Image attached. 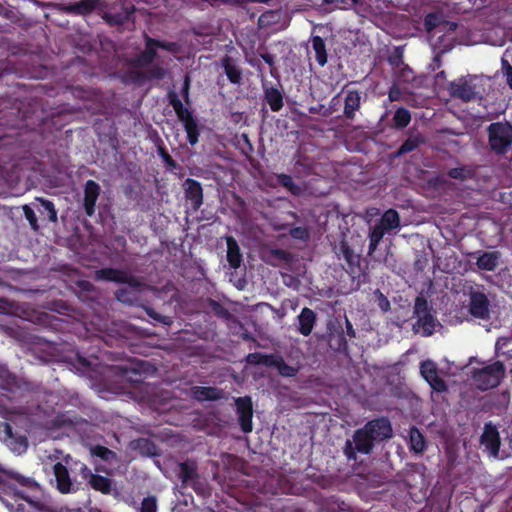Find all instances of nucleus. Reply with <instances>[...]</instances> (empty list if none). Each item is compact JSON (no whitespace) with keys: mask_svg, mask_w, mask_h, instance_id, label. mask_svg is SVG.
I'll return each mask as SVG.
<instances>
[{"mask_svg":"<svg viewBox=\"0 0 512 512\" xmlns=\"http://www.w3.org/2000/svg\"><path fill=\"white\" fill-rule=\"evenodd\" d=\"M137 69L138 68L130 69L125 74V77L133 83H141L146 80L145 73Z\"/></svg>","mask_w":512,"mask_h":512,"instance_id":"603ef678","label":"nucleus"},{"mask_svg":"<svg viewBox=\"0 0 512 512\" xmlns=\"http://www.w3.org/2000/svg\"><path fill=\"white\" fill-rule=\"evenodd\" d=\"M264 101L273 112L280 111L284 106L283 93L276 87L263 85Z\"/></svg>","mask_w":512,"mask_h":512,"instance_id":"bb28decb","label":"nucleus"},{"mask_svg":"<svg viewBox=\"0 0 512 512\" xmlns=\"http://www.w3.org/2000/svg\"><path fill=\"white\" fill-rule=\"evenodd\" d=\"M236 413L241 430L250 433L253 429V404L250 396L235 398Z\"/></svg>","mask_w":512,"mask_h":512,"instance_id":"9b49d317","label":"nucleus"},{"mask_svg":"<svg viewBox=\"0 0 512 512\" xmlns=\"http://www.w3.org/2000/svg\"><path fill=\"white\" fill-rule=\"evenodd\" d=\"M290 235L294 239L306 241L309 238V231L306 227L298 226L290 230Z\"/></svg>","mask_w":512,"mask_h":512,"instance_id":"5fc2aeb1","label":"nucleus"},{"mask_svg":"<svg viewBox=\"0 0 512 512\" xmlns=\"http://www.w3.org/2000/svg\"><path fill=\"white\" fill-rule=\"evenodd\" d=\"M261 58L264 60L265 63H267L269 66L273 67L275 64V58L270 53H262L260 54Z\"/></svg>","mask_w":512,"mask_h":512,"instance_id":"e2e57ef3","label":"nucleus"},{"mask_svg":"<svg viewBox=\"0 0 512 512\" xmlns=\"http://www.w3.org/2000/svg\"><path fill=\"white\" fill-rule=\"evenodd\" d=\"M374 442L362 428L354 431L352 439H347L343 447V453L348 461H357V454L368 455L374 449Z\"/></svg>","mask_w":512,"mask_h":512,"instance_id":"6e6552de","label":"nucleus"},{"mask_svg":"<svg viewBox=\"0 0 512 512\" xmlns=\"http://www.w3.org/2000/svg\"><path fill=\"white\" fill-rule=\"evenodd\" d=\"M422 140L418 137H408L397 149V151L394 153L396 157L402 156L404 154H407L409 152L414 151L419 147Z\"/></svg>","mask_w":512,"mask_h":512,"instance_id":"79ce46f5","label":"nucleus"},{"mask_svg":"<svg viewBox=\"0 0 512 512\" xmlns=\"http://www.w3.org/2000/svg\"><path fill=\"white\" fill-rule=\"evenodd\" d=\"M435 20H436V16L432 13L428 14L425 17L424 24L428 31H432L436 27Z\"/></svg>","mask_w":512,"mask_h":512,"instance_id":"bf43d9fd","label":"nucleus"},{"mask_svg":"<svg viewBox=\"0 0 512 512\" xmlns=\"http://www.w3.org/2000/svg\"><path fill=\"white\" fill-rule=\"evenodd\" d=\"M345 325H346V333H347V335L350 338H354L356 336V332H355V330L353 328L352 323L348 320V318H346V320H345Z\"/></svg>","mask_w":512,"mask_h":512,"instance_id":"0e129e2a","label":"nucleus"},{"mask_svg":"<svg viewBox=\"0 0 512 512\" xmlns=\"http://www.w3.org/2000/svg\"><path fill=\"white\" fill-rule=\"evenodd\" d=\"M490 301L482 291H471L469 302V313L478 319L489 318Z\"/></svg>","mask_w":512,"mask_h":512,"instance_id":"2eb2a0df","label":"nucleus"},{"mask_svg":"<svg viewBox=\"0 0 512 512\" xmlns=\"http://www.w3.org/2000/svg\"><path fill=\"white\" fill-rule=\"evenodd\" d=\"M227 262L232 269H238L243 261V256L238 242L233 236L226 237Z\"/></svg>","mask_w":512,"mask_h":512,"instance_id":"cd10ccee","label":"nucleus"},{"mask_svg":"<svg viewBox=\"0 0 512 512\" xmlns=\"http://www.w3.org/2000/svg\"><path fill=\"white\" fill-rule=\"evenodd\" d=\"M480 444L490 456L497 457L500 451L501 439L498 429L491 422L484 425Z\"/></svg>","mask_w":512,"mask_h":512,"instance_id":"ddd939ff","label":"nucleus"},{"mask_svg":"<svg viewBox=\"0 0 512 512\" xmlns=\"http://www.w3.org/2000/svg\"><path fill=\"white\" fill-rule=\"evenodd\" d=\"M354 8L362 6L364 3V0H347V5L349 4Z\"/></svg>","mask_w":512,"mask_h":512,"instance_id":"338daca9","label":"nucleus"},{"mask_svg":"<svg viewBox=\"0 0 512 512\" xmlns=\"http://www.w3.org/2000/svg\"><path fill=\"white\" fill-rule=\"evenodd\" d=\"M189 91H190V77L185 76L184 83H183V86L181 89V94H182L184 101L187 104L190 103Z\"/></svg>","mask_w":512,"mask_h":512,"instance_id":"13d9d810","label":"nucleus"},{"mask_svg":"<svg viewBox=\"0 0 512 512\" xmlns=\"http://www.w3.org/2000/svg\"><path fill=\"white\" fill-rule=\"evenodd\" d=\"M312 47L315 52V58L317 63L321 67L325 66L328 61V54L324 39L320 36H314L312 38Z\"/></svg>","mask_w":512,"mask_h":512,"instance_id":"f704fd0d","label":"nucleus"},{"mask_svg":"<svg viewBox=\"0 0 512 512\" xmlns=\"http://www.w3.org/2000/svg\"><path fill=\"white\" fill-rule=\"evenodd\" d=\"M479 79L475 75L460 77L449 84V92L453 98L470 102L481 98V91L478 85Z\"/></svg>","mask_w":512,"mask_h":512,"instance_id":"0eeeda50","label":"nucleus"},{"mask_svg":"<svg viewBox=\"0 0 512 512\" xmlns=\"http://www.w3.org/2000/svg\"><path fill=\"white\" fill-rule=\"evenodd\" d=\"M410 450L416 454L422 453L426 449V440L424 435L416 427L409 431Z\"/></svg>","mask_w":512,"mask_h":512,"instance_id":"72a5a7b5","label":"nucleus"},{"mask_svg":"<svg viewBox=\"0 0 512 512\" xmlns=\"http://www.w3.org/2000/svg\"><path fill=\"white\" fill-rule=\"evenodd\" d=\"M501 69L503 75L506 77V83L512 89V65L505 58L501 59Z\"/></svg>","mask_w":512,"mask_h":512,"instance_id":"864d4df0","label":"nucleus"},{"mask_svg":"<svg viewBox=\"0 0 512 512\" xmlns=\"http://www.w3.org/2000/svg\"><path fill=\"white\" fill-rule=\"evenodd\" d=\"M297 321V331L304 337H307L312 333L316 325L317 315L311 308L304 307L297 316Z\"/></svg>","mask_w":512,"mask_h":512,"instance_id":"b1692460","label":"nucleus"},{"mask_svg":"<svg viewBox=\"0 0 512 512\" xmlns=\"http://www.w3.org/2000/svg\"><path fill=\"white\" fill-rule=\"evenodd\" d=\"M150 45H153L155 49L161 48L169 52L177 51V44L175 42L158 40L150 37Z\"/></svg>","mask_w":512,"mask_h":512,"instance_id":"8fccbe9b","label":"nucleus"},{"mask_svg":"<svg viewBox=\"0 0 512 512\" xmlns=\"http://www.w3.org/2000/svg\"><path fill=\"white\" fill-rule=\"evenodd\" d=\"M388 63L393 67V68H400L402 67L403 65H405L404 61H403V50L401 47H395L393 52L388 56Z\"/></svg>","mask_w":512,"mask_h":512,"instance_id":"a18cd8bd","label":"nucleus"},{"mask_svg":"<svg viewBox=\"0 0 512 512\" xmlns=\"http://www.w3.org/2000/svg\"><path fill=\"white\" fill-rule=\"evenodd\" d=\"M0 474H3L6 479V485L0 487V500L4 502V498L2 494H11L14 493L18 495L21 499L30 502V499L28 496L24 495L22 491L16 490L14 485L10 482V480H14L16 483H18L21 487H25L29 490H38L39 484L31 477H24L17 473H7L3 470H0Z\"/></svg>","mask_w":512,"mask_h":512,"instance_id":"1a4fd4ad","label":"nucleus"},{"mask_svg":"<svg viewBox=\"0 0 512 512\" xmlns=\"http://www.w3.org/2000/svg\"><path fill=\"white\" fill-rule=\"evenodd\" d=\"M53 473L55 476L56 488L60 493L69 494L78 490V487L71 480L67 467L61 462L54 464Z\"/></svg>","mask_w":512,"mask_h":512,"instance_id":"dca6fc26","label":"nucleus"},{"mask_svg":"<svg viewBox=\"0 0 512 512\" xmlns=\"http://www.w3.org/2000/svg\"><path fill=\"white\" fill-rule=\"evenodd\" d=\"M157 57V51L153 45H150V36L145 34V49L136 54L127 61L132 68H142L150 65Z\"/></svg>","mask_w":512,"mask_h":512,"instance_id":"6ab92c4d","label":"nucleus"},{"mask_svg":"<svg viewBox=\"0 0 512 512\" xmlns=\"http://www.w3.org/2000/svg\"><path fill=\"white\" fill-rule=\"evenodd\" d=\"M164 75H165L164 68H162L161 66H158V65L148 69L145 72L146 80L147 79H157V80H160V79H162L164 77Z\"/></svg>","mask_w":512,"mask_h":512,"instance_id":"6e6d98bb","label":"nucleus"},{"mask_svg":"<svg viewBox=\"0 0 512 512\" xmlns=\"http://www.w3.org/2000/svg\"><path fill=\"white\" fill-rule=\"evenodd\" d=\"M488 144L497 155H504L512 145V125L509 122H494L487 127Z\"/></svg>","mask_w":512,"mask_h":512,"instance_id":"7ed1b4c3","label":"nucleus"},{"mask_svg":"<svg viewBox=\"0 0 512 512\" xmlns=\"http://www.w3.org/2000/svg\"><path fill=\"white\" fill-rule=\"evenodd\" d=\"M161 156L164 160V162L170 166V167H175L176 166V161L171 157V155L165 151V150H162L161 151Z\"/></svg>","mask_w":512,"mask_h":512,"instance_id":"680f3d73","label":"nucleus"},{"mask_svg":"<svg viewBox=\"0 0 512 512\" xmlns=\"http://www.w3.org/2000/svg\"><path fill=\"white\" fill-rule=\"evenodd\" d=\"M221 66L228 80L235 85H240L242 82V70L236 65L235 60L228 55L221 59Z\"/></svg>","mask_w":512,"mask_h":512,"instance_id":"c85d7f7f","label":"nucleus"},{"mask_svg":"<svg viewBox=\"0 0 512 512\" xmlns=\"http://www.w3.org/2000/svg\"><path fill=\"white\" fill-rule=\"evenodd\" d=\"M420 373L432 390L439 393L447 391V384L444 379L438 375V367L435 362L432 360L422 361L420 364Z\"/></svg>","mask_w":512,"mask_h":512,"instance_id":"f8f14e48","label":"nucleus"},{"mask_svg":"<svg viewBox=\"0 0 512 512\" xmlns=\"http://www.w3.org/2000/svg\"><path fill=\"white\" fill-rule=\"evenodd\" d=\"M101 193L100 185L94 180H87L83 187L82 206L86 216L92 217L96 211V203Z\"/></svg>","mask_w":512,"mask_h":512,"instance_id":"4468645a","label":"nucleus"},{"mask_svg":"<svg viewBox=\"0 0 512 512\" xmlns=\"http://www.w3.org/2000/svg\"><path fill=\"white\" fill-rule=\"evenodd\" d=\"M190 395L198 402L218 401L224 398V391L212 386H193Z\"/></svg>","mask_w":512,"mask_h":512,"instance_id":"412c9836","label":"nucleus"},{"mask_svg":"<svg viewBox=\"0 0 512 512\" xmlns=\"http://www.w3.org/2000/svg\"><path fill=\"white\" fill-rule=\"evenodd\" d=\"M414 315L417 317V321L413 325L414 331L423 337L431 336L435 332L438 322L432 314V307L422 295L417 296L415 299Z\"/></svg>","mask_w":512,"mask_h":512,"instance_id":"20e7f679","label":"nucleus"},{"mask_svg":"<svg viewBox=\"0 0 512 512\" xmlns=\"http://www.w3.org/2000/svg\"><path fill=\"white\" fill-rule=\"evenodd\" d=\"M81 476L86 479L95 491L101 492L102 494H110L112 491V480L105 476L92 473L85 464L80 468Z\"/></svg>","mask_w":512,"mask_h":512,"instance_id":"f3484780","label":"nucleus"},{"mask_svg":"<svg viewBox=\"0 0 512 512\" xmlns=\"http://www.w3.org/2000/svg\"><path fill=\"white\" fill-rule=\"evenodd\" d=\"M23 213H24L26 220L29 222L31 228L34 231H39L40 225L38 224V219L36 217L34 209L29 205H24Z\"/></svg>","mask_w":512,"mask_h":512,"instance_id":"de8ad7c7","label":"nucleus"},{"mask_svg":"<svg viewBox=\"0 0 512 512\" xmlns=\"http://www.w3.org/2000/svg\"><path fill=\"white\" fill-rule=\"evenodd\" d=\"M96 279L118 284H127L137 291L152 289L142 278L134 276L122 269L106 267L96 271Z\"/></svg>","mask_w":512,"mask_h":512,"instance_id":"423d86ee","label":"nucleus"},{"mask_svg":"<svg viewBox=\"0 0 512 512\" xmlns=\"http://www.w3.org/2000/svg\"><path fill=\"white\" fill-rule=\"evenodd\" d=\"M138 512H158L157 498L152 495L144 497Z\"/></svg>","mask_w":512,"mask_h":512,"instance_id":"49530a36","label":"nucleus"},{"mask_svg":"<svg viewBox=\"0 0 512 512\" xmlns=\"http://www.w3.org/2000/svg\"><path fill=\"white\" fill-rule=\"evenodd\" d=\"M233 3L242 6L246 3H257V0H233Z\"/></svg>","mask_w":512,"mask_h":512,"instance_id":"774afa93","label":"nucleus"},{"mask_svg":"<svg viewBox=\"0 0 512 512\" xmlns=\"http://www.w3.org/2000/svg\"><path fill=\"white\" fill-rule=\"evenodd\" d=\"M323 4L335 5L340 9H347V0H322Z\"/></svg>","mask_w":512,"mask_h":512,"instance_id":"052dcab7","label":"nucleus"},{"mask_svg":"<svg viewBox=\"0 0 512 512\" xmlns=\"http://www.w3.org/2000/svg\"><path fill=\"white\" fill-rule=\"evenodd\" d=\"M276 180L280 186L286 188L291 194L298 195L300 193V188L295 184L292 176L281 173L276 175Z\"/></svg>","mask_w":512,"mask_h":512,"instance_id":"a19ab883","label":"nucleus"},{"mask_svg":"<svg viewBox=\"0 0 512 512\" xmlns=\"http://www.w3.org/2000/svg\"><path fill=\"white\" fill-rule=\"evenodd\" d=\"M332 251L340 262L342 268L352 277H359L361 268V255L356 253L346 239L345 234H341L338 241L332 244Z\"/></svg>","mask_w":512,"mask_h":512,"instance_id":"f03ea898","label":"nucleus"},{"mask_svg":"<svg viewBox=\"0 0 512 512\" xmlns=\"http://www.w3.org/2000/svg\"><path fill=\"white\" fill-rule=\"evenodd\" d=\"M92 453L104 461H108L115 456V453L112 450L102 445H96L93 448Z\"/></svg>","mask_w":512,"mask_h":512,"instance_id":"3c124183","label":"nucleus"},{"mask_svg":"<svg viewBox=\"0 0 512 512\" xmlns=\"http://www.w3.org/2000/svg\"><path fill=\"white\" fill-rule=\"evenodd\" d=\"M388 231L376 223L369 231L368 255H372Z\"/></svg>","mask_w":512,"mask_h":512,"instance_id":"c9c22d12","label":"nucleus"},{"mask_svg":"<svg viewBox=\"0 0 512 512\" xmlns=\"http://www.w3.org/2000/svg\"><path fill=\"white\" fill-rule=\"evenodd\" d=\"M144 362L139 361L131 363L130 365H118L116 366L117 374H119L126 381L133 384H140L144 381L143 376Z\"/></svg>","mask_w":512,"mask_h":512,"instance_id":"aec40b11","label":"nucleus"},{"mask_svg":"<svg viewBox=\"0 0 512 512\" xmlns=\"http://www.w3.org/2000/svg\"><path fill=\"white\" fill-rule=\"evenodd\" d=\"M328 344L331 349L339 353L348 352V343L341 326L339 330H335L329 334Z\"/></svg>","mask_w":512,"mask_h":512,"instance_id":"7c9ffc66","label":"nucleus"},{"mask_svg":"<svg viewBox=\"0 0 512 512\" xmlns=\"http://www.w3.org/2000/svg\"><path fill=\"white\" fill-rule=\"evenodd\" d=\"M169 104L173 107L178 120L183 124L187 133V141L194 146L199 141L200 129L197 119L193 112L185 107L175 91H169L167 94Z\"/></svg>","mask_w":512,"mask_h":512,"instance_id":"f257e3e1","label":"nucleus"},{"mask_svg":"<svg viewBox=\"0 0 512 512\" xmlns=\"http://www.w3.org/2000/svg\"><path fill=\"white\" fill-rule=\"evenodd\" d=\"M273 355L274 354H263L260 352H253L248 354L246 361L248 364L251 365H264L270 367V365L273 364Z\"/></svg>","mask_w":512,"mask_h":512,"instance_id":"58836bf2","label":"nucleus"},{"mask_svg":"<svg viewBox=\"0 0 512 512\" xmlns=\"http://www.w3.org/2000/svg\"><path fill=\"white\" fill-rule=\"evenodd\" d=\"M272 258L277 259L280 262L289 263L292 261V254L287 250L281 248H273L270 251Z\"/></svg>","mask_w":512,"mask_h":512,"instance_id":"09e8293b","label":"nucleus"},{"mask_svg":"<svg viewBox=\"0 0 512 512\" xmlns=\"http://www.w3.org/2000/svg\"><path fill=\"white\" fill-rule=\"evenodd\" d=\"M101 4V0H79L71 3L66 10L74 15L86 16L96 10Z\"/></svg>","mask_w":512,"mask_h":512,"instance_id":"c756f323","label":"nucleus"},{"mask_svg":"<svg viewBox=\"0 0 512 512\" xmlns=\"http://www.w3.org/2000/svg\"><path fill=\"white\" fill-rule=\"evenodd\" d=\"M393 125L395 128H406L411 122L410 111L404 107L398 108L393 115Z\"/></svg>","mask_w":512,"mask_h":512,"instance_id":"4c0bfd02","label":"nucleus"},{"mask_svg":"<svg viewBox=\"0 0 512 512\" xmlns=\"http://www.w3.org/2000/svg\"><path fill=\"white\" fill-rule=\"evenodd\" d=\"M447 175L452 179L465 181L473 177L474 171L468 166H460L449 169Z\"/></svg>","mask_w":512,"mask_h":512,"instance_id":"ea45409f","label":"nucleus"},{"mask_svg":"<svg viewBox=\"0 0 512 512\" xmlns=\"http://www.w3.org/2000/svg\"><path fill=\"white\" fill-rule=\"evenodd\" d=\"M207 305L209 309L217 316L225 320H230L232 318V314L229 312L227 308H225L220 302L208 298Z\"/></svg>","mask_w":512,"mask_h":512,"instance_id":"37998d69","label":"nucleus"},{"mask_svg":"<svg viewBox=\"0 0 512 512\" xmlns=\"http://www.w3.org/2000/svg\"><path fill=\"white\" fill-rule=\"evenodd\" d=\"M140 306L144 309L147 316H149L154 322L163 324L166 326H170L173 324V319L170 316L162 315L148 305H140Z\"/></svg>","mask_w":512,"mask_h":512,"instance_id":"c03bdc74","label":"nucleus"},{"mask_svg":"<svg viewBox=\"0 0 512 512\" xmlns=\"http://www.w3.org/2000/svg\"><path fill=\"white\" fill-rule=\"evenodd\" d=\"M399 69V78L405 82H409L414 78L412 69L407 65H403Z\"/></svg>","mask_w":512,"mask_h":512,"instance_id":"4d7b16f0","label":"nucleus"},{"mask_svg":"<svg viewBox=\"0 0 512 512\" xmlns=\"http://www.w3.org/2000/svg\"><path fill=\"white\" fill-rule=\"evenodd\" d=\"M361 107V94L357 90H348L344 99L343 114L346 119L353 120Z\"/></svg>","mask_w":512,"mask_h":512,"instance_id":"a878e982","label":"nucleus"},{"mask_svg":"<svg viewBox=\"0 0 512 512\" xmlns=\"http://www.w3.org/2000/svg\"><path fill=\"white\" fill-rule=\"evenodd\" d=\"M32 205L36 208V210L40 214V218L43 222L46 223H56L57 218V210L52 201L45 199L43 197H36L35 201Z\"/></svg>","mask_w":512,"mask_h":512,"instance_id":"5701e85b","label":"nucleus"},{"mask_svg":"<svg viewBox=\"0 0 512 512\" xmlns=\"http://www.w3.org/2000/svg\"><path fill=\"white\" fill-rule=\"evenodd\" d=\"M141 291H137L136 289L130 290L128 288H119L115 292V297L118 301L129 304V305H139V295Z\"/></svg>","mask_w":512,"mask_h":512,"instance_id":"e433bc0d","label":"nucleus"},{"mask_svg":"<svg viewBox=\"0 0 512 512\" xmlns=\"http://www.w3.org/2000/svg\"><path fill=\"white\" fill-rule=\"evenodd\" d=\"M377 223L389 232L400 226V215L395 209H388Z\"/></svg>","mask_w":512,"mask_h":512,"instance_id":"2f4dec72","label":"nucleus"},{"mask_svg":"<svg viewBox=\"0 0 512 512\" xmlns=\"http://www.w3.org/2000/svg\"><path fill=\"white\" fill-rule=\"evenodd\" d=\"M179 478L183 486H191L196 492L198 483L197 468L194 463L182 462L179 464Z\"/></svg>","mask_w":512,"mask_h":512,"instance_id":"393cba45","label":"nucleus"},{"mask_svg":"<svg viewBox=\"0 0 512 512\" xmlns=\"http://www.w3.org/2000/svg\"><path fill=\"white\" fill-rule=\"evenodd\" d=\"M369 435V438L378 444L393 436V429L390 420L387 417H378L369 420L361 427Z\"/></svg>","mask_w":512,"mask_h":512,"instance_id":"9d476101","label":"nucleus"},{"mask_svg":"<svg viewBox=\"0 0 512 512\" xmlns=\"http://www.w3.org/2000/svg\"><path fill=\"white\" fill-rule=\"evenodd\" d=\"M471 257L476 258V265L478 269L483 271H494L499 264L500 252L477 251L472 253Z\"/></svg>","mask_w":512,"mask_h":512,"instance_id":"4be33fe9","label":"nucleus"},{"mask_svg":"<svg viewBox=\"0 0 512 512\" xmlns=\"http://www.w3.org/2000/svg\"><path fill=\"white\" fill-rule=\"evenodd\" d=\"M272 362L273 364H271L270 367L276 368L278 373L283 377H295L299 371L297 367L288 365L280 355L274 354Z\"/></svg>","mask_w":512,"mask_h":512,"instance_id":"473e14b6","label":"nucleus"},{"mask_svg":"<svg viewBox=\"0 0 512 512\" xmlns=\"http://www.w3.org/2000/svg\"><path fill=\"white\" fill-rule=\"evenodd\" d=\"M506 368L503 362L495 361L479 369H473L472 379L482 391L497 387L505 377Z\"/></svg>","mask_w":512,"mask_h":512,"instance_id":"39448f33","label":"nucleus"},{"mask_svg":"<svg viewBox=\"0 0 512 512\" xmlns=\"http://www.w3.org/2000/svg\"><path fill=\"white\" fill-rule=\"evenodd\" d=\"M381 297H382V300L380 301L379 306L382 311L386 312L390 309V303L387 300V298L384 297L382 294H381Z\"/></svg>","mask_w":512,"mask_h":512,"instance_id":"69168bd1","label":"nucleus"},{"mask_svg":"<svg viewBox=\"0 0 512 512\" xmlns=\"http://www.w3.org/2000/svg\"><path fill=\"white\" fill-rule=\"evenodd\" d=\"M183 186L186 200L191 203L192 209L197 211L203 204V188L201 183L195 179L187 178Z\"/></svg>","mask_w":512,"mask_h":512,"instance_id":"a211bd4d","label":"nucleus"}]
</instances>
